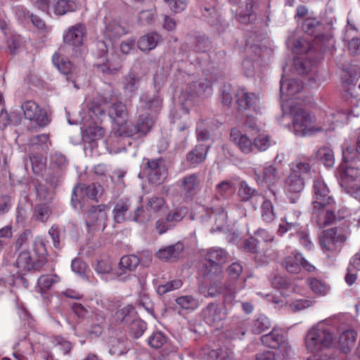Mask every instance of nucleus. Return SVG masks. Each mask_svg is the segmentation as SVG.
I'll list each match as a JSON object with an SVG mask.
<instances>
[{"label": "nucleus", "instance_id": "nucleus-1", "mask_svg": "<svg viewBox=\"0 0 360 360\" xmlns=\"http://www.w3.org/2000/svg\"><path fill=\"white\" fill-rule=\"evenodd\" d=\"M314 200L312 202V219L320 228L333 223L335 219V201L326 184L317 180L314 185Z\"/></svg>", "mask_w": 360, "mask_h": 360}, {"label": "nucleus", "instance_id": "nucleus-2", "mask_svg": "<svg viewBox=\"0 0 360 360\" xmlns=\"http://www.w3.org/2000/svg\"><path fill=\"white\" fill-rule=\"evenodd\" d=\"M335 335L323 323L311 328L305 336V347L308 352H319L335 345Z\"/></svg>", "mask_w": 360, "mask_h": 360}, {"label": "nucleus", "instance_id": "nucleus-3", "mask_svg": "<svg viewBox=\"0 0 360 360\" xmlns=\"http://www.w3.org/2000/svg\"><path fill=\"white\" fill-rule=\"evenodd\" d=\"M292 115V129L295 135L304 136L316 131H322L321 127H316V118L308 111L297 108L291 110Z\"/></svg>", "mask_w": 360, "mask_h": 360}, {"label": "nucleus", "instance_id": "nucleus-4", "mask_svg": "<svg viewBox=\"0 0 360 360\" xmlns=\"http://www.w3.org/2000/svg\"><path fill=\"white\" fill-rule=\"evenodd\" d=\"M347 239V231L340 227L324 231L319 238V244L324 252L337 253L340 251Z\"/></svg>", "mask_w": 360, "mask_h": 360}, {"label": "nucleus", "instance_id": "nucleus-5", "mask_svg": "<svg viewBox=\"0 0 360 360\" xmlns=\"http://www.w3.org/2000/svg\"><path fill=\"white\" fill-rule=\"evenodd\" d=\"M155 120L148 113L140 115L134 124L127 126L125 129H121L120 135H125L136 139H141L146 136L152 130Z\"/></svg>", "mask_w": 360, "mask_h": 360}, {"label": "nucleus", "instance_id": "nucleus-6", "mask_svg": "<svg viewBox=\"0 0 360 360\" xmlns=\"http://www.w3.org/2000/svg\"><path fill=\"white\" fill-rule=\"evenodd\" d=\"M262 342L266 347L276 349L283 359L289 357L292 353L284 333L281 330L273 329L269 334L261 337Z\"/></svg>", "mask_w": 360, "mask_h": 360}, {"label": "nucleus", "instance_id": "nucleus-7", "mask_svg": "<svg viewBox=\"0 0 360 360\" xmlns=\"http://www.w3.org/2000/svg\"><path fill=\"white\" fill-rule=\"evenodd\" d=\"M143 160L145 165L143 172L148 177V181L156 185L162 184L167 177V169L165 160L162 158L158 159L145 158Z\"/></svg>", "mask_w": 360, "mask_h": 360}, {"label": "nucleus", "instance_id": "nucleus-8", "mask_svg": "<svg viewBox=\"0 0 360 360\" xmlns=\"http://www.w3.org/2000/svg\"><path fill=\"white\" fill-rule=\"evenodd\" d=\"M25 119L34 121L39 127H44L51 122L50 115L33 101H26L20 106Z\"/></svg>", "mask_w": 360, "mask_h": 360}, {"label": "nucleus", "instance_id": "nucleus-9", "mask_svg": "<svg viewBox=\"0 0 360 360\" xmlns=\"http://www.w3.org/2000/svg\"><path fill=\"white\" fill-rule=\"evenodd\" d=\"M227 252L222 248H213L207 250L205 255V274L221 273V266L227 261Z\"/></svg>", "mask_w": 360, "mask_h": 360}, {"label": "nucleus", "instance_id": "nucleus-10", "mask_svg": "<svg viewBox=\"0 0 360 360\" xmlns=\"http://www.w3.org/2000/svg\"><path fill=\"white\" fill-rule=\"evenodd\" d=\"M212 84L206 79L188 84L181 92V97L186 101H194L196 98L207 97L212 93Z\"/></svg>", "mask_w": 360, "mask_h": 360}, {"label": "nucleus", "instance_id": "nucleus-11", "mask_svg": "<svg viewBox=\"0 0 360 360\" xmlns=\"http://www.w3.org/2000/svg\"><path fill=\"white\" fill-rule=\"evenodd\" d=\"M53 65L57 69L65 76L67 81L72 82L74 87L79 89L77 84V71L68 58L62 56L60 53H56L52 58Z\"/></svg>", "mask_w": 360, "mask_h": 360}, {"label": "nucleus", "instance_id": "nucleus-12", "mask_svg": "<svg viewBox=\"0 0 360 360\" xmlns=\"http://www.w3.org/2000/svg\"><path fill=\"white\" fill-rule=\"evenodd\" d=\"M201 313L204 321L211 326L219 324L227 315L226 307L215 303H209Z\"/></svg>", "mask_w": 360, "mask_h": 360}, {"label": "nucleus", "instance_id": "nucleus-13", "mask_svg": "<svg viewBox=\"0 0 360 360\" xmlns=\"http://www.w3.org/2000/svg\"><path fill=\"white\" fill-rule=\"evenodd\" d=\"M107 206L105 205H98L91 206L86 213V224L88 227L101 226L103 229L106 226Z\"/></svg>", "mask_w": 360, "mask_h": 360}, {"label": "nucleus", "instance_id": "nucleus-14", "mask_svg": "<svg viewBox=\"0 0 360 360\" xmlns=\"http://www.w3.org/2000/svg\"><path fill=\"white\" fill-rule=\"evenodd\" d=\"M304 186V179L301 175L290 172L285 181V188L291 202L295 203L297 201Z\"/></svg>", "mask_w": 360, "mask_h": 360}, {"label": "nucleus", "instance_id": "nucleus-15", "mask_svg": "<svg viewBox=\"0 0 360 360\" xmlns=\"http://www.w3.org/2000/svg\"><path fill=\"white\" fill-rule=\"evenodd\" d=\"M86 36V27L82 23H77L71 26L63 35V41L65 44L78 47L83 44Z\"/></svg>", "mask_w": 360, "mask_h": 360}, {"label": "nucleus", "instance_id": "nucleus-16", "mask_svg": "<svg viewBox=\"0 0 360 360\" xmlns=\"http://www.w3.org/2000/svg\"><path fill=\"white\" fill-rule=\"evenodd\" d=\"M109 116L117 125V133L120 135L121 129H125L128 120V112L126 105L120 101L113 103L109 108Z\"/></svg>", "mask_w": 360, "mask_h": 360}, {"label": "nucleus", "instance_id": "nucleus-17", "mask_svg": "<svg viewBox=\"0 0 360 360\" xmlns=\"http://www.w3.org/2000/svg\"><path fill=\"white\" fill-rule=\"evenodd\" d=\"M195 360H234L233 352L226 349L205 347L196 353Z\"/></svg>", "mask_w": 360, "mask_h": 360}, {"label": "nucleus", "instance_id": "nucleus-18", "mask_svg": "<svg viewBox=\"0 0 360 360\" xmlns=\"http://www.w3.org/2000/svg\"><path fill=\"white\" fill-rule=\"evenodd\" d=\"M15 264L21 271H40L42 269L41 263L33 258L31 253L27 250H22L20 252Z\"/></svg>", "mask_w": 360, "mask_h": 360}, {"label": "nucleus", "instance_id": "nucleus-19", "mask_svg": "<svg viewBox=\"0 0 360 360\" xmlns=\"http://www.w3.org/2000/svg\"><path fill=\"white\" fill-rule=\"evenodd\" d=\"M103 192V186L98 184H91L88 186L82 185L79 187H75L72 191V204L74 207H77L78 193H84L89 198L98 201V198L101 196Z\"/></svg>", "mask_w": 360, "mask_h": 360}, {"label": "nucleus", "instance_id": "nucleus-20", "mask_svg": "<svg viewBox=\"0 0 360 360\" xmlns=\"http://www.w3.org/2000/svg\"><path fill=\"white\" fill-rule=\"evenodd\" d=\"M236 97L240 110H255L259 102V97L255 94L249 93L245 89H239Z\"/></svg>", "mask_w": 360, "mask_h": 360}, {"label": "nucleus", "instance_id": "nucleus-21", "mask_svg": "<svg viewBox=\"0 0 360 360\" xmlns=\"http://www.w3.org/2000/svg\"><path fill=\"white\" fill-rule=\"evenodd\" d=\"M231 140L242 153L249 154L253 152L252 141L239 129L236 128L231 129Z\"/></svg>", "mask_w": 360, "mask_h": 360}, {"label": "nucleus", "instance_id": "nucleus-22", "mask_svg": "<svg viewBox=\"0 0 360 360\" xmlns=\"http://www.w3.org/2000/svg\"><path fill=\"white\" fill-rule=\"evenodd\" d=\"M336 176L342 186H347L349 182L360 176V168L342 165L337 169Z\"/></svg>", "mask_w": 360, "mask_h": 360}, {"label": "nucleus", "instance_id": "nucleus-23", "mask_svg": "<svg viewBox=\"0 0 360 360\" xmlns=\"http://www.w3.org/2000/svg\"><path fill=\"white\" fill-rule=\"evenodd\" d=\"M254 174L258 184L265 182L268 186H275L281 179L278 169L272 165L264 167L262 176L256 169L254 170Z\"/></svg>", "mask_w": 360, "mask_h": 360}, {"label": "nucleus", "instance_id": "nucleus-24", "mask_svg": "<svg viewBox=\"0 0 360 360\" xmlns=\"http://www.w3.org/2000/svg\"><path fill=\"white\" fill-rule=\"evenodd\" d=\"M139 264V258L134 255L123 256L118 264L117 276L121 277L122 276L129 275L136 269Z\"/></svg>", "mask_w": 360, "mask_h": 360}, {"label": "nucleus", "instance_id": "nucleus-25", "mask_svg": "<svg viewBox=\"0 0 360 360\" xmlns=\"http://www.w3.org/2000/svg\"><path fill=\"white\" fill-rule=\"evenodd\" d=\"M183 250V243L178 242L174 245L160 249L156 252V257L162 261H173L180 256Z\"/></svg>", "mask_w": 360, "mask_h": 360}, {"label": "nucleus", "instance_id": "nucleus-26", "mask_svg": "<svg viewBox=\"0 0 360 360\" xmlns=\"http://www.w3.org/2000/svg\"><path fill=\"white\" fill-rule=\"evenodd\" d=\"M200 180L196 174H191L184 176L181 180V186L185 195L192 198L198 190Z\"/></svg>", "mask_w": 360, "mask_h": 360}, {"label": "nucleus", "instance_id": "nucleus-27", "mask_svg": "<svg viewBox=\"0 0 360 360\" xmlns=\"http://www.w3.org/2000/svg\"><path fill=\"white\" fill-rule=\"evenodd\" d=\"M304 260L301 254H290L285 257L283 265L290 274H298L302 269V262Z\"/></svg>", "mask_w": 360, "mask_h": 360}, {"label": "nucleus", "instance_id": "nucleus-28", "mask_svg": "<svg viewBox=\"0 0 360 360\" xmlns=\"http://www.w3.org/2000/svg\"><path fill=\"white\" fill-rule=\"evenodd\" d=\"M210 220L214 222L215 228H212V231L221 230L226 224L227 213L224 211L222 206L212 207L210 215Z\"/></svg>", "mask_w": 360, "mask_h": 360}, {"label": "nucleus", "instance_id": "nucleus-29", "mask_svg": "<svg viewBox=\"0 0 360 360\" xmlns=\"http://www.w3.org/2000/svg\"><path fill=\"white\" fill-rule=\"evenodd\" d=\"M127 33V28L116 20L110 21L105 27V35L110 40H117Z\"/></svg>", "mask_w": 360, "mask_h": 360}, {"label": "nucleus", "instance_id": "nucleus-30", "mask_svg": "<svg viewBox=\"0 0 360 360\" xmlns=\"http://www.w3.org/2000/svg\"><path fill=\"white\" fill-rule=\"evenodd\" d=\"M160 40V36L156 32H151L142 36L138 41V47L143 51H149L155 49Z\"/></svg>", "mask_w": 360, "mask_h": 360}, {"label": "nucleus", "instance_id": "nucleus-31", "mask_svg": "<svg viewBox=\"0 0 360 360\" xmlns=\"http://www.w3.org/2000/svg\"><path fill=\"white\" fill-rule=\"evenodd\" d=\"M238 196L241 202H249L254 198L260 197L261 195L245 181H242L238 186Z\"/></svg>", "mask_w": 360, "mask_h": 360}, {"label": "nucleus", "instance_id": "nucleus-32", "mask_svg": "<svg viewBox=\"0 0 360 360\" xmlns=\"http://www.w3.org/2000/svg\"><path fill=\"white\" fill-rule=\"evenodd\" d=\"M96 68L98 71L104 74L115 75L120 71L122 65L118 57L115 56L112 58H108L105 63L98 64Z\"/></svg>", "mask_w": 360, "mask_h": 360}, {"label": "nucleus", "instance_id": "nucleus-33", "mask_svg": "<svg viewBox=\"0 0 360 360\" xmlns=\"http://www.w3.org/2000/svg\"><path fill=\"white\" fill-rule=\"evenodd\" d=\"M356 339V333L353 330H347L342 333L338 340L340 350L344 353L349 352L354 345Z\"/></svg>", "mask_w": 360, "mask_h": 360}, {"label": "nucleus", "instance_id": "nucleus-34", "mask_svg": "<svg viewBox=\"0 0 360 360\" xmlns=\"http://www.w3.org/2000/svg\"><path fill=\"white\" fill-rule=\"evenodd\" d=\"M109 352L113 355H122L127 352V339L125 337L110 338L109 341Z\"/></svg>", "mask_w": 360, "mask_h": 360}, {"label": "nucleus", "instance_id": "nucleus-35", "mask_svg": "<svg viewBox=\"0 0 360 360\" xmlns=\"http://www.w3.org/2000/svg\"><path fill=\"white\" fill-rule=\"evenodd\" d=\"M208 150V146L204 144H200L196 146L193 150H192L188 153V161L192 165H195L202 162L206 158Z\"/></svg>", "mask_w": 360, "mask_h": 360}, {"label": "nucleus", "instance_id": "nucleus-36", "mask_svg": "<svg viewBox=\"0 0 360 360\" xmlns=\"http://www.w3.org/2000/svg\"><path fill=\"white\" fill-rule=\"evenodd\" d=\"M302 89V84L296 79H281V93L283 95L293 96L299 93Z\"/></svg>", "mask_w": 360, "mask_h": 360}, {"label": "nucleus", "instance_id": "nucleus-37", "mask_svg": "<svg viewBox=\"0 0 360 360\" xmlns=\"http://www.w3.org/2000/svg\"><path fill=\"white\" fill-rule=\"evenodd\" d=\"M358 155H360V134L358 135L354 145L352 146L345 142L342 146V156L345 162L353 160Z\"/></svg>", "mask_w": 360, "mask_h": 360}, {"label": "nucleus", "instance_id": "nucleus-38", "mask_svg": "<svg viewBox=\"0 0 360 360\" xmlns=\"http://www.w3.org/2000/svg\"><path fill=\"white\" fill-rule=\"evenodd\" d=\"M175 302L180 309L188 311H194L200 304L197 298L190 295L180 296L176 298Z\"/></svg>", "mask_w": 360, "mask_h": 360}, {"label": "nucleus", "instance_id": "nucleus-39", "mask_svg": "<svg viewBox=\"0 0 360 360\" xmlns=\"http://www.w3.org/2000/svg\"><path fill=\"white\" fill-rule=\"evenodd\" d=\"M134 308L127 305L117 310L114 315V320L117 324H127L134 319Z\"/></svg>", "mask_w": 360, "mask_h": 360}, {"label": "nucleus", "instance_id": "nucleus-40", "mask_svg": "<svg viewBox=\"0 0 360 360\" xmlns=\"http://www.w3.org/2000/svg\"><path fill=\"white\" fill-rule=\"evenodd\" d=\"M224 289L225 288L223 286L222 283L219 281L212 282L207 288L203 286H199L198 288L199 292L206 297L219 296L224 292Z\"/></svg>", "mask_w": 360, "mask_h": 360}, {"label": "nucleus", "instance_id": "nucleus-41", "mask_svg": "<svg viewBox=\"0 0 360 360\" xmlns=\"http://www.w3.org/2000/svg\"><path fill=\"white\" fill-rule=\"evenodd\" d=\"M77 9V4L72 0H58L53 6V13L56 15H63Z\"/></svg>", "mask_w": 360, "mask_h": 360}, {"label": "nucleus", "instance_id": "nucleus-42", "mask_svg": "<svg viewBox=\"0 0 360 360\" xmlns=\"http://www.w3.org/2000/svg\"><path fill=\"white\" fill-rule=\"evenodd\" d=\"M104 134L103 127L96 124L89 126L83 134V139L88 143H92L95 141L101 139Z\"/></svg>", "mask_w": 360, "mask_h": 360}, {"label": "nucleus", "instance_id": "nucleus-43", "mask_svg": "<svg viewBox=\"0 0 360 360\" xmlns=\"http://www.w3.org/2000/svg\"><path fill=\"white\" fill-rule=\"evenodd\" d=\"M257 0H249L246 2L244 13L240 12L238 15L239 20L243 23L252 22L256 20V14L253 11Z\"/></svg>", "mask_w": 360, "mask_h": 360}, {"label": "nucleus", "instance_id": "nucleus-44", "mask_svg": "<svg viewBox=\"0 0 360 360\" xmlns=\"http://www.w3.org/2000/svg\"><path fill=\"white\" fill-rule=\"evenodd\" d=\"M140 102L142 108L156 111L160 109L162 100L158 96L143 94L140 98Z\"/></svg>", "mask_w": 360, "mask_h": 360}, {"label": "nucleus", "instance_id": "nucleus-45", "mask_svg": "<svg viewBox=\"0 0 360 360\" xmlns=\"http://www.w3.org/2000/svg\"><path fill=\"white\" fill-rule=\"evenodd\" d=\"M130 205L128 200H120L113 209L114 219L117 223L125 220V215L129 211Z\"/></svg>", "mask_w": 360, "mask_h": 360}, {"label": "nucleus", "instance_id": "nucleus-46", "mask_svg": "<svg viewBox=\"0 0 360 360\" xmlns=\"http://www.w3.org/2000/svg\"><path fill=\"white\" fill-rule=\"evenodd\" d=\"M317 157L327 167H332L335 164L333 150L326 146L321 148L317 152Z\"/></svg>", "mask_w": 360, "mask_h": 360}, {"label": "nucleus", "instance_id": "nucleus-47", "mask_svg": "<svg viewBox=\"0 0 360 360\" xmlns=\"http://www.w3.org/2000/svg\"><path fill=\"white\" fill-rule=\"evenodd\" d=\"M310 159H300L292 163L291 173L297 174H307L311 170Z\"/></svg>", "mask_w": 360, "mask_h": 360}, {"label": "nucleus", "instance_id": "nucleus-48", "mask_svg": "<svg viewBox=\"0 0 360 360\" xmlns=\"http://www.w3.org/2000/svg\"><path fill=\"white\" fill-rule=\"evenodd\" d=\"M59 281L60 278L57 275H42L38 279V287L41 292H45Z\"/></svg>", "mask_w": 360, "mask_h": 360}, {"label": "nucleus", "instance_id": "nucleus-49", "mask_svg": "<svg viewBox=\"0 0 360 360\" xmlns=\"http://www.w3.org/2000/svg\"><path fill=\"white\" fill-rule=\"evenodd\" d=\"M307 283L314 293L318 295H325L329 290L326 283L316 278L308 279Z\"/></svg>", "mask_w": 360, "mask_h": 360}, {"label": "nucleus", "instance_id": "nucleus-50", "mask_svg": "<svg viewBox=\"0 0 360 360\" xmlns=\"http://www.w3.org/2000/svg\"><path fill=\"white\" fill-rule=\"evenodd\" d=\"M262 218L266 223L272 222L276 218L272 202L269 200H264L262 204Z\"/></svg>", "mask_w": 360, "mask_h": 360}, {"label": "nucleus", "instance_id": "nucleus-51", "mask_svg": "<svg viewBox=\"0 0 360 360\" xmlns=\"http://www.w3.org/2000/svg\"><path fill=\"white\" fill-rule=\"evenodd\" d=\"M167 205L165 200L162 198L153 196L151 197L148 202L147 209L150 210L151 212L154 213H158L159 212L163 211L166 209Z\"/></svg>", "mask_w": 360, "mask_h": 360}, {"label": "nucleus", "instance_id": "nucleus-52", "mask_svg": "<svg viewBox=\"0 0 360 360\" xmlns=\"http://www.w3.org/2000/svg\"><path fill=\"white\" fill-rule=\"evenodd\" d=\"M183 285L182 281L180 279H174L158 286L157 292L160 295H162L174 290L179 289Z\"/></svg>", "mask_w": 360, "mask_h": 360}, {"label": "nucleus", "instance_id": "nucleus-53", "mask_svg": "<svg viewBox=\"0 0 360 360\" xmlns=\"http://www.w3.org/2000/svg\"><path fill=\"white\" fill-rule=\"evenodd\" d=\"M321 27V25L319 21L315 18H307L304 20L302 24L303 30L315 37H319V34L317 33L318 30Z\"/></svg>", "mask_w": 360, "mask_h": 360}, {"label": "nucleus", "instance_id": "nucleus-54", "mask_svg": "<svg viewBox=\"0 0 360 360\" xmlns=\"http://www.w3.org/2000/svg\"><path fill=\"white\" fill-rule=\"evenodd\" d=\"M51 214V210L49 205L45 204L37 205L34 207V217L41 222L48 220Z\"/></svg>", "mask_w": 360, "mask_h": 360}, {"label": "nucleus", "instance_id": "nucleus-55", "mask_svg": "<svg viewBox=\"0 0 360 360\" xmlns=\"http://www.w3.org/2000/svg\"><path fill=\"white\" fill-rule=\"evenodd\" d=\"M246 331L245 323L244 321H240L236 323H233L231 329L228 331L227 335L232 339L241 338Z\"/></svg>", "mask_w": 360, "mask_h": 360}, {"label": "nucleus", "instance_id": "nucleus-56", "mask_svg": "<svg viewBox=\"0 0 360 360\" xmlns=\"http://www.w3.org/2000/svg\"><path fill=\"white\" fill-rule=\"evenodd\" d=\"M269 319L264 316H260L253 321L252 331L255 334H259L270 327Z\"/></svg>", "mask_w": 360, "mask_h": 360}, {"label": "nucleus", "instance_id": "nucleus-57", "mask_svg": "<svg viewBox=\"0 0 360 360\" xmlns=\"http://www.w3.org/2000/svg\"><path fill=\"white\" fill-rule=\"evenodd\" d=\"M270 146V137L264 134H259L253 141V149L256 148L260 152L266 150Z\"/></svg>", "mask_w": 360, "mask_h": 360}, {"label": "nucleus", "instance_id": "nucleus-58", "mask_svg": "<svg viewBox=\"0 0 360 360\" xmlns=\"http://www.w3.org/2000/svg\"><path fill=\"white\" fill-rule=\"evenodd\" d=\"M140 83V78L134 73H129L124 79V89L129 92L136 91Z\"/></svg>", "mask_w": 360, "mask_h": 360}, {"label": "nucleus", "instance_id": "nucleus-59", "mask_svg": "<svg viewBox=\"0 0 360 360\" xmlns=\"http://www.w3.org/2000/svg\"><path fill=\"white\" fill-rule=\"evenodd\" d=\"M146 328V323L140 319H133L131 321L130 332L135 338L141 337Z\"/></svg>", "mask_w": 360, "mask_h": 360}, {"label": "nucleus", "instance_id": "nucleus-60", "mask_svg": "<svg viewBox=\"0 0 360 360\" xmlns=\"http://www.w3.org/2000/svg\"><path fill=\"white\" fill-rule=\"evenodd\" d=\"M89 115L91 117L99 119L105 115V108L98 101H93L88 104Z\"/></svg>", "mask_w": 360, "mask_h": 360}, {"label": "nucleus", "instance_id": "nucleus-61", "mask_svg": "<svg viewBox=\"0 0 360 360\" xmlns=\"http://www.w3.org/2000/svg\"><path fill=\"white\" fill-rule=\"evenodd\" d=\"M51 164L52 167L62 171L67 167L68 160L63 154L55 152L51 156Z\"/></svg>", "mask_w": 360, "mask_h": 360}, {"label": "nucleus", "instance_id": "nucleus-62", "mask_svg": "<svg viewBox=\"0 0 360 360\" xmlns=\"http://www.w3.org/2000/svg\"><path fill=\"white\" fill-rule=\"evenodd\" d=\"M193 43V49L197 52H205L210 46V43L207 37L205 36H198L195 37Z\"/></svg>", "mask_w": 360, "mask_h": 360}, {"label": "nucleus", "instance_id": "nucleus-63", "mask_svg": "<svg viewBox=\"0 0 360 360\" xmlns=\"http://www.w3.org/2000/svg\"><path fill=\"white\" fill-rule=\"evenodd\" d=\"M32 238V232L30 230L24 231L18 238L15 243V248L17 250H23L28 245L30 238Z\"/></svg>", "mask_w": 360, "mask_h": 360}, {"label": "nucleus", "instance_id": "nucleus-64", "mask_svg": "<svg viewBox=\"0 0 360 360\" xmlns=\"http://www.w3.org/2000/svg\"><path fill=\"white\" fill-rule=\"evenodd\" d=\"M148 342L150 347L158 349L166 342V337L161 332H155L148 338Z\"/></svg>", "mask_w": 360, "mask_h": 360}]
</instances>
